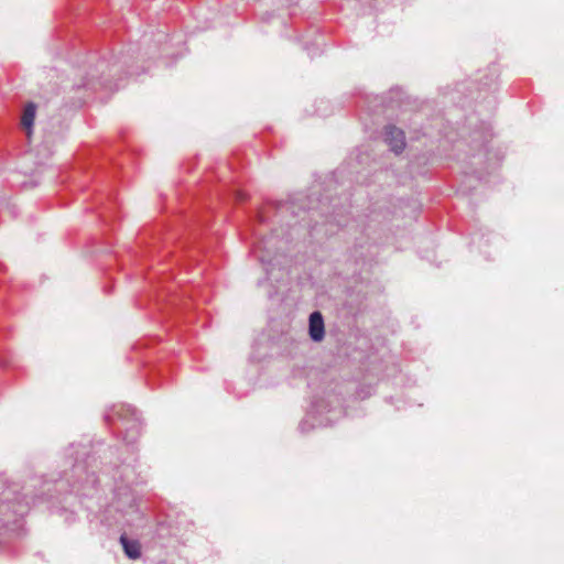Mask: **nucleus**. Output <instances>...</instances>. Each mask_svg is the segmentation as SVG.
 <instances>
[{
  "instance_id": "2",
  "label": "nucleus",
  "mask_w": 564,
  "mask_h": 564,
  "mask_svg": "<svg viewBox=\"0 0 564 564\" xmlns=\"http://www.w3.org/2000/svg\"><path fill=\"white\" fill-rule=\"evenodd\" d=\"M325 328L323 316L319 312H314L310 316V336L313 340L319 341L324 338Z\"/></svg>"
},
{
  "instance_id": "4",
  "label": "nucleus",
  "mask_w": 564,
  "mask_h": 564,
  "mask_svg": "<svg viewBox=\"0 0 564 564\" xmlns=\"http://www.w3.org/2000/svg\"><path fill=\"white\" fill-rule=\"evenodd\" d=\"M120 542L128 557L137 560L141 555V546L138 541L129 540L124 535L120 538Z\"/></svg>"
},
{
  "instance_id": "1",
  "label": "nucleus",
  "mask_w": 564,
  "mask_h": 564,
  "mask_svg": "<svg viewBox=\"0 0 564 564\" xmlns=\"http://www.w3.org/2000/svg\"><path fill=\"white\" fill-rule=\"evenodd\" d=\"M386 142L389 144L392 151L400 153L405 147L404 132L393 126L387 127Z\"/></svg>"
},
{
  "instance_id": "5",
  "label": "nucleus",
  "mask_w": 564,
  "mask_h": 564,
  "mask_svg": "<svg viewBox=\"0 0 564 564\" xmlns=\"http://www.w3.org/2000/svg\"><path fill=\"white\" fill-rule=\"evenodd\" d=\"M237 198H238V199H243L245 197H243V195H242L241 193H238V194H237Z\"/></svg>"
},
{
  "instance_id": "3",
  "label": "nucleus",
  "mask_w": 564,
  "mask_h": 564,
  "mask_svg": "<svg viewBox=\"0 0 564 564\" xmlns=\"http://www.w3.org/2000/svg\"><path fill=\"white\" fill-rule=\"evenodd\" d=\"M36 106L33 102H29L21 117V126L26 132L28 140L30 141L33 134V124L35 120Z\"/></svg>"
}]
</instances>
